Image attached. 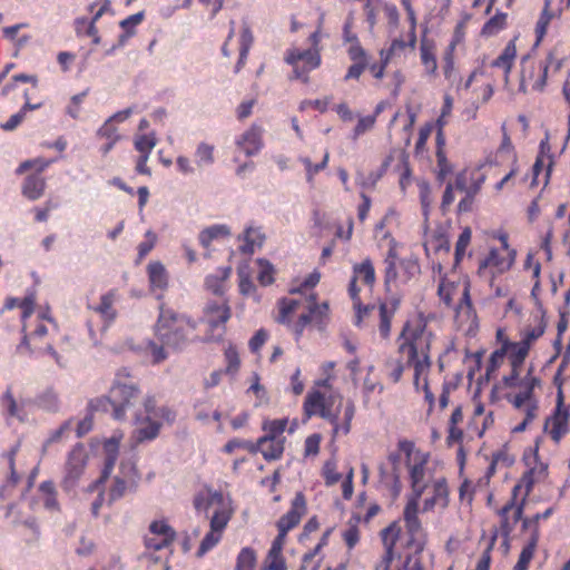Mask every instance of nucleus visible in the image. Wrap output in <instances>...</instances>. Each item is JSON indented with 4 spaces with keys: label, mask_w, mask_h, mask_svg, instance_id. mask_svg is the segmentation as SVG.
Here are the masks:
<instances>
[{
    "label": "nucleus",
    "mask_w": 570,
    "mask_h": 570,
    "mask_svg": "<svg viewBox=\"0 0 570 570\" xmlns=\"http://www.w3.org/2000/svg\"><path fill=\"white\" fill-rule=\"evenodd\" d=\"M399 449L404 453L411 484V494L407 495L403 510L405 529L410 535L407 544L415 552H421L424 549L426 535L419 519L420 500L436 478H433L432 469L429 466V453L416 449L412 441L405 439L399 441Z\"/></svg>",
    "instance_id": "1"
},
{
    "label": "nucleus",
    "mask_w": 570,
    "mask_h": 570,
    "mask_svg": "<svg viewBox=\"0 0 570 570\" xmlns=\"http://www.w3.org/2000/svg\"><path fill=\"white\" fill-rule=\"evenodd\" d=\"M433 334L428 330L423 315L409 320L399 336L397 354L405 357L406 364L413 368V384L419 389L421 376L431 368V343Z\"/></svg>",
    "instance_id": "2"
},
{
    "label": "nucleus",
    "mask_w": 570,
    "mask_h": 570,
    "mask_svg": "<svg viewBox=\"0 0 570 570\" xmlns=\"http://www.w3.org/2000/svg\"><path fill=\"white\" fill-rule=\"evenodd\" d=\"M343 396L340 393H323L320 391L309 392L304 402V412L307 417L318 415L333 425V436L340 432L347 434L351 431V422L355 414V405L352 401L346 402L344 407V422L338 423Z\"/></svg>",
    "instance_id": "3"
},
{
    "label": "nucleus",
    "mask_w": 570,
    "mask_h": 570,
    "mask_svg": "<svg viewBox=\"0 0 570 570\" xmlns=\"http://www.w3.org/2000/svg\"><path fill=\"white\" fill-rule=\"evenodd\" d=\"M548 478V464L538 462L523 475L521 482L514 485L513 499L500 510L501 531L504 537H509L523 515L527 498L532 492L534 484L540 482L551 484Z\"/></svg>",
    "instance_id": "4"
},
{
    "label": "nucleus",
    "mask_w": 570,
    "mask_h": 570,
    "mask_svg": "<svg viewBox=\"0 0 570 570\" xmlns=\"http://www.w3.org/2000/svg\"><path fill=\"white\" fill-rule=\"evenodd\" d=\"M140 393L138 381L127 368H121L115 375L109 396L92 400L90 406L96 411H107L110 406L112 407V416L116 420H124L126 411L134 406Z\"/></svg>",
    "instance_id": "5"
},
{
    "label": "nucleus",
    "mask_w": 570,
    "mask_h": 570,
    "mask_svg": "<svg viewBox=\"0 0 570 570\" xmlns=\"http://www.w3.org/2000/svg\"><path fill=\"white\" fill-rule=\"evenodd\" d=\"M176 412L168 405L158 404L155 395H146L142 406L134 414V438L137 442L151 441L159 435L164 424H173Z\"/></svg>",
    "instance_id": "6"
},
{
    "label": "nucleus",
    "mask_w": 570,
    "mask_h": 570,
    "mask_svg": "<svg viewBox=\"0 0 570 570\" xmlns=\"http://www.w3.org/2000/svg\"><path fill=\"white\" fill-rule=\"evenodd\" d=\"M299 312L298 321L293 330L299 335L304 327L312 321H322L328 313V305L326 302L316 304L315 297L299 298H284L279 302V314L277 321L283 324L289 325L292 317Z\"/></svg>",
    "instance_id": "7"
},
{
    "label": "nucleus",
    "mask_w": 570,
    "mask_h": 570,
    "mask_svg": "<svg viewBox=\"0 0 570 570\" xmlns=\"http://www.w3.org/2000/svg\"><path fill=\"white\" fill-rule=\"evenodd\" d=\"M195 330V322L170 308L160 307L156 324V336L167 347L180 348L187 342L188 334Z\"/></svg>",
    "instance_id": "8"
},
{
    "label": "nucleus",
    "mask_w": 570,
    "mask_h": 570,
    "mask_svg": "<svg viewBox=\"0 0 570 570\" xmlns=\"http://www.w3.org/2000/svg\"><path fill=\"white\" fill-rule=\"evenodd\" d=\"M321 24H318L317 29L308 37L311 43L308 49L302 50L297 47H291L285 51L284 61L293 67L292 79H298L307 83L309 80L308 73L321 66Z\"/></svg>",
    "instance_id": "9"
},
{
    "label": "nucleus",
    "mask_w": 570,
    "mask_h": 570,
    "mask_svg": "<svg viewBox=\"0 0 570 570\" xmlns=\"http://www.w3.org/2000/svg\"><path fill=\"white\" fill-rule=\"evenodd\" d=\"M397 301L391 303H382L379 307L375 305L362 306L361 303L354 305L356 309L355 325L362 327L371 317L377 316L380 320L379 331L383 338H387L391 332V320L397 308Z\"/></svg>",
    "instance_id": "10"
},
{
    "label": "nucleus",
    "mask_w": 570,
    "mask_h": 570,
    "mask_svg": "<svg viewBox=\"0 0 570 570\" xmlns=\"http://www.w3.org/2000/svg\"><path fill=\"white\" fill-rule=\"evenodd\" d=\"M504 249H491L488 256L480 261L478 273L481 277L490 282L493 286V279L497 274H503L509 271L513 264V256L508 252L507 240L503 239Z\"/></svg>",
    "instance_id": "11"
},
{
    "label": "nucleus",
    "mask_w": 570,
    "mask_h": 570,
    "mask_svg": "<svg viewBox=\"0 0 570 570\" xmlns=\"http://www.w3.org/2000/svg\"><path fill=\"white\" fill-rule=\"evenodd\" d=\"M139 475L131 462H121L119 473L114 478L108 492V503L121 499L125 494L134 492L137 488Z\"/></svg>",
    "instance_id": "12"
},
{
    "label": "nucleus",
    "mask_w": 570,
    "mask_h": 570,
    "mask_svg": "<svg viewBox=\"0 0 570 570\" xmlns=\"http://www.w3.org/2000/svg\"><path fill=\"white\" fill-rule=\"evenodd\" d=\"M230 315L232 311L228 301L226 298H217L208 301L204 306L203 321L210 327V330H215L224 327L230 318Z\"/></svg>",
    "instance_id": "13"
},
{
    "label": "nucleus",
    "mask_w": 570,
    "mask_h": 570,
    "mask_svg": "<svg viewBox=\"0 0 570 570\" xmlns=\"http://www.w3.org/2000/svg\"><path fill=\"white\" fill-rule=\"evenodd\" d=\"M87 451L82 444L75 445L68 454L63 483L73 487L83 473L87 463Z\"/></svg>",
    "instance_id": "14"
},
{
    "label": "nucleus",
    "mask_w": 570,
    "mask_h": 570,
    "mask_svg": "<svg viewBox=\"0 0 570 570\" xmlns=\"http://www.w3.org/2000/svg\"><path fill=\"white\" fill-rule=\"evenodd\" d=\"M194 504L197 511H204L205 513H208V511L213 509V514L223 511L226 512L229 517L232 515L229 503L219 491L206 489L199 492L195 498Z\"/></svg>",
    "instance_id": "15"
},
{
    "label": "nucleus",
    "mask_w": 570,
    "mask_h": 570,
    "mask_svg": "<svg viewBox=\"0 0 570 570\" xmlns=\"http://www.w3.org/2000/svg\"><path fill=\"white\" fill-rule=\"evenodd\" d=\"M228 521L229 515L226 512L219 511L213 514L210 519V530L200 542L197 557H203L220 541L223 531Z\"/></svg>",
    "instance_id": "16"
},
{
    "label": "nucleus",
    "mask_w": 570,
    "mask_h": 570,
    "mask_svg": "<svg viewBox=\"0 0 570 570\" xmlns=\"http://www.w3.org/2000/svg\"><path fill=\"white\" fill-rule=\"evenodd\" d=\"M119 299V293L117 289H110L107 293L102 294L99 298L98 304L90 306L91 311L100 316L102 320V331H106L110 324L117 317V309L115 304Z\"/></svg>",
    "instance_id": "17"
},
{
    "label": "nucleus",
    "mask_w": 570,
    "mask_h": 570,
    "mask_svg": "<svg viewBox=\"0 0 570 570\" xmlns=\"http://www.w3.org/2000/svg\"><path fill=\"white\" fill-rule=\"evenodd\" d=\"M263 134L264 129L254 124L236 139V145L247 157L255 156L264 146Z\"/></svg>",
    "instance_id": "18"
},
{
    "label": "nucleus",
    "mask_w": 570,
    "mask_h": 570,
    "mask_svg": "<svg viewBox=\"0 0 570 570\" xmlns=\"http://www.w3.org/2000/svg\"><path fill=\"white\" fill-rule=\"evenodd\" d=\"M305 513L306 501L303 493L298 492L292 501L289 511L277 521L278 531L287 533L301 522Z\"/></svg>",
    "instance_id": "19"
},
{
    "label": "nucleus",
    "mask_w": 570,
    "mask_h": 570,
    "mask_svg": "<svg viewBox=\"0 0 570 570\" xmlns=\"http://www.w3.org/2000/svg\"><path fill=\"white\" fill-rule=\"evenodd\" d=\"M432 494L423 500V512L432 511L435 508L444 510L449 505V488L446 479L441 476L433 480Z\"/></svg>",
    "instance_id": "20"
},
{
    "label": "nucleus",
    "mask_w": 570,
    "mask_h": 570,
    "mask_svg": "<svg viewBox=\"0 0 570 570\" xmlns=\"http://www.w3.org/2000/svg\"><path fill=\"white\" fill-rule=\"evenodd\" d=\"M455 318L460 326H468L469 331L476 326V314L472 306L469 284L462 286L460 303L455 308Z\"/></svg>",
    "instance_id": "21"
},
{
    "label": "nucleus",
    "mask_w": 570,
    "mask_h": 570,
    "mask_svg": "<svg viewBox=\"0 0 570 570\" xmlns=\"http://www.w3.org/2000/svg\"><path fill=\"white\" fill-rule=\"evenodd\" d=\"M38 317L41 320V322H39L36 325V328L33 331H30L29 333L27 332V330L22 331L23 337H22L20 344L16 348L17 354L29 355V356L32 355L35 353V351L37 350V346L32 347L30 342L36 341L37 338H42L48 333V328H47L46 324L43 323V321H47V322L53 324V321L47 315L46 312L39 313Z\"/></svg>",
    "instance_id": "22"
},
{
    "label": "nucleus",
    "mask_w": 570,
    "mask_h": 570,
    "mask_svg": "<svg viewBox=\"0 0 570 570\" xmlns=\"http://www.w3.org/2000/svg\"><path fill=\"white\" fill-rule=\"evenodd\" d=\"M562 67V59L558 58L554 51H550L543 61L539 62L538 75L532 77V89L542 91L547 85L549 71L558 72Z\"/></svg>",
    "instance_id": "23"
},
{
    "label": "nucleus",
    "mask_w": 570,
    "mask_h": 570,
    "mask_svg": "<svg viewBox=\"0 0 570 570\" xmlns=\"http://www.w3.org/2000/svg\"><path fill=\"white\" fill-rule=\"evenodd\" d=\"M122 439V434H114L110 439H108L104 443V453H105V468L102 470L101 476L99 480H97L92 487L91 490H97L99 484L105 481L108 475L110 474L118 456V450H119V443Z\"/></svg>",
    "instance_id": "24"
},
{
    "label": "nucleus",
    "mask_w": 570,
    "mask_h": 570,
    "mask_svg": "<svg viewBox=\"0 0 570 570\" xmlns=\"http://www.w3.org/2000/svg\"><path fill=\"white\" fill-rule=\"evenodd\" d=\"M232 275V267H218L214 273L205 278V288L212 294L224 298V294L228 289V279Z\"/></svg>",
    "instance_id": "25"
},
{
    "label": "nucleus",
    "mask_w": 570,
    "mask_h": 570,
    "mask_svg": "<svg viewBox=\"0 0 570 570\" xmlns=\"http://www.w3.org/2000/svg\"><path fill=\"white\" fill-rule=\"evenodd\" d=\"M285 438L262 436L254 445H257V452H261L265 460H278L284 452Z\"/></svg>",
    "instance_id": "26"
},
{
    "label": "nucleus",
    "mask_w": 570,
    "mask_h": 570,
    "mask_svg": "<svg viewBox=\"0 0 570 570\" xmlns=\"http://www.w3.org/2000/svg\"><path fill=\"white\" fill-rule=\"evenodd\" d=\"M238 240L243 242L239 250L245 255H252L257 248L263 246L265 235L259 227L249 226L243 235L238 236Z\"/></svg>",
    "instance_id": "27"
},
{
    "label": "nucleus",
    "mask_w": 570,
    "mask_h": 570,
    "mask_svg": "<svg viewBox=\"0 0 570 570\" xmlns=\"http://www.w3.org/2000/svg\"><path fill=\"white\" fill-rule=\"evenodd\" d=\"M550 428V435L552 440L558 443L563 435L569 431V413L567 410H562L558 406L554 416L547 422L546 428Z\"/></svg>",
    "instance_id": "28"
},
{
    "label": "nucleus",
    "mask_w": 570,
    "mask_h": 570,
    "mask_svg": "<svg viewBox=\"0 0 570 570\" xmlns=\"http://www.w3.org/2000/svg\"><path fill=\"white\" fill-rule=\"evenodd\" d=\"M148 279L151 291L164 292L168 286V274L160 262H150L147 266Z\"/></svg>",
    "instance_id": "29"
},
{
    "label": "nucleus",
    "mask_w": 570,
    "mask_h": 570,
    "mask_svg": "<svg viewBox=\"0 0 570 570\" xmlns=\"http://www.w3.org/2000/svg\"><path fill=\"white\" fill-rule=\"evenodd\" d=\"M96 135L97 137L106 140V142L99 149L102 156L108 155L120 139L118 128L110 121H105L104 125L97 130Z\"/></svg>",
    "instance_id": "30"
},
{
    "label": "nucleus",
    "mask_w": 570,
    "mask_h": 570,
    "mask_svg": "<svg viewBox=\"0 0 570 570\" xmlns=\"http://www.w3.org/2000/svg\"><path fill=\"white\" fill-rule=\"evenodd\" d=\"M194 163L198 170L210 167L215 163V146L205 141L197 144Z\"/></svg>",
    "instance_id": "31"
},
{
    "label": "nucleus",
    "mask_w": 570,
    "mask_h": 570,
    "mask_svg": "<svg viewBox=\"0 0 570 570\" xmlns=\"http://www.w3.org/2000/svg\"><path fill=\"white\" fill-rule=\"evenodd\" d=\"M230 236V228L225 224L212 225L203 229L198 235L200 245L208 248L212 242Z\"/></svg>",
    "instance_id": "32"
},
{
    "label": "nucleus",
    "mask_w": 570,
    "mask_h": 570,
    "mask_svg": "<svg viewBox=\"0 0 570 570\" xmlns=\"http://www.w3.org/2000/svg\"><path fill=\"white\" fill-rule=\"evenodd\" d=\"M253 42L254 37L249 26L247 23H243L239 36V58L235 66V72H239L245 66Z\"/></svg>",
    "instance_id": "33"
},
{
    "label": "nucleus",
    "mask_w": 570,
    "mask_h": 570,
    "mask_svg": "<svg viewBox=\"0 0 570 570\" xmlns=\"http://www.w3.org/2000/svg\"><path fill=\"white\" fill-rule=\"evenodd\" d=\"M45 179L39 174L29 175L22 185V194L30 200H36L43 195Z\"/></svg>",
    "instance_id": "34"
},
{
    "label": "nucleus",
    "mask_w": 570,
    "mask_h": 570,
    "mask_svg": "<svg viewBox=\"0 0 570 570\" xmlns=\"http://www.w3.org/2000/svg\"><path fill=\"white\" fill-rule=\"evenodd\" d=\"M90 11L92 12L91 21L88 26L87 35L90 37L98 35V29L96 27L97 21L109 14L112 17L111 4L109 0H97L95 3L90 6Z\"/></svg>",
    "instance_id": "35"
},
{
    "label": "nucleus",
    "mask_w": 570,
    "mask_h": 570,
    "mask_svg": "<svg viewBox=\"0 0 570 570\" xmlns=\"http://www.w3.org/2000/svg\"><path fill=\"white\" fill-rule=\"evenodd\" d=\"M550 150H551V147L549 144V139L547 137L546 139L541 140V142H540V153H539L537 160L533 165V173L535 176H538L540 170H542L543 168L547 169V175L550 174L552 165H553L552 155H551Z\"/></svg>",
    "instance_id": "36"
},
{
    "label": "nucleus",
    "mask_w": 570,
    "mask_h": 570,
    "mask_svg": "<svg viewBox=\"0 0 570 570\" xmlns=\"http://www.w3.org/2000/svg\"><path fill=\"white\" fill-rule=\"evenodd\" d=\"M14 307H19L22 311L21 321H22V331L28 330L27 318L33 313L35 299L33 297H26L22 301L18 298H9L4 304V308L12 309Z\"/></svg>",
    "instance_id": "37"
},
{
    "label": "nucleus",
    "mask_w": 570,
    "mask_h": 570,
    "mask_svg": "<svg viewBox=\"0 0 570 570\" xmlns=\"http://www.w3.org/2000/svg\"><path fill=\"white\" fill-rule=\"evenodd\" d=\"M421 60L429 73H434L438 68L436 58L434 55V43L425 38L422 39L421 46Z\"/></svg>",
    "instance_id": "38"
},
{
    "label": "nucleus",
    "mask_w": 570,
    "mask_h": 570,
    "mask_svg": "<svg viewBox=\"0 0 570 570\" xmlns=\"http://www.w3.org/2000/svg\"><path fill=\"white\" fill-rule=\"evenodd\" d=\"M410 48L409 40L404 41L403 39H394L391 45L386 49H382L380 51V59L384 63H390L393 59L400 58L406 50Z\"/></svg>",
    "instance_id": "39"
},
{
    "label": "nucleus",
    "mask_w": 570,
    "mask_h": 570,
    "mask_svg": "<svg viewBox=\"0 0 570 570\" xmlns=\"http://www.w3.org/2000/svg\"><path fill=\"white\" fill-rule=\"evenodd\" d=\"M538 546V533L537 530L530 535V540L527 546L523 547L519 560L514 567V570H528L529 563L532 560L535 549Z\"/></svg>",
    "instance_id": "40"
},
{
    "label": "nucleus",
    "mask_w": 570,
    "mask_h": 570,
    "mask_svg": "<svg viewBox=\"0 0 570 570\" xmlns=\"http://www.w3.org/2000/svg\"><path fill=\"white\" fill-rule=\"evenodd\" d=\"M147 537H159L161 542H174L176 532L165 520L153 521Z\"/></svg>",
    "instance_id": "41"
},
{
    "label": "nucleus",
    "mask_w": 570,
    "mask_h": 570,
    "mask_svg": "<svg viewBox=\"0 0 570 570\" xmlns=\"http://www.w3.org/2000/svg\"><path fill=\"white\" fill-rule=\"evenodd\" d=\"M517 55V49L514 43L511 41L509 42L505 48L503 49L502 53L492 61V67L501 68L504 71L505 78L508 77V73L513 65L514 58Z\"/></svg>",
    "instance_id": "42"
},
{
    "label": "nucleus",
    "mask_w": 570,
    "mask_h": 570,
    "mask_svg": "<svg viewBox=\"0 0 570 570\" xmlns=\"http://www.w3.org/2000/svg\"><path fill=\"white\" fill-rule=\"evenodd\" d=\"M353 277L362 281L364 284L372 286L375 282V271L371 259L366 258L361 264L354 265Z\"/></svg>",
    "instance_id": "43"
},
{
    "label": "nucleus",
    "mask_w": 570,
    "mask_h": 570,
    "mask_svg": "<svg viewBox=\"0 0 570 570\" xmlns=\"http://www.w3.org/2000/svg\"><path fill=\"white\" fill-rule=\"evenodd\" d=\"M529 350L530 346L528 345V342H509L508 353L510 354L511 366L514 367V372L519 370V367L522 365L524 358L529 353Z\"/></svg>",
    "instance_id": "44"
},
{
    "label": "nucleus",
    "mask_w": 570,
    "mask_h": 570,
    "mask_svg": "<svg viewBox=\"0 0 570 570\" xmlns=\"http://www.w3.org/2000/svg\"><path fill=\"white\" fill-rule=\"evenodd\" d=\"M39 492L42 495L43 505L49 511H58L59 503L57 500V491L51 481H45L39 487Z\"/></svg>",
    "instance_id": "45"
},
{
    "label": "nucleus",
    "mask_w": 570,
    "mask_h": 570,
    "mask_svg": "<svg viewBox=\"0 0 570 570\" xmlns=\"http://www.w3.org/2000/svg\"><path fill=\"white\" fill-rule=\"evenodd\" d=\"M385 367L387 370V376L393 383H397L402 379L404 370L410 366L406 364L405 357L399 354L397 357L389 358L385 363Z\"/></svg>",
    "instance_id": "46"
},
{
    "label": "nucleus",
    "mask_w": 570,
    "mask_h": 570,
    "mask_svg": "<svg viewBox=\"0 0 570 570\" xmlns=\"http://www.w3.org/2000/svg\"><path fill=\"white\" fill-rule=\"evenodd\" d=\"M157 145V138L154 132L150 134H136L134 137L135 149L140 155L149 156Z\"/></svg>",
    "instance_id": "47"
},
{
    "label": "nucleus",
    "mask_w": 570,
    "mask_h": 570,
    "mask_svg": "<svg viewBox=\"0 0 570 570\" xmlns=\"http://www.w3.org/2000/svg\"><path fill=\"white\" fill-rule=\"evenodd\" d=\"M401 529L396 522L391 523L389 527L381 531V539L386 551H394L395 543L399 539Z\"/></svg>",
    "instance_id": "48"
},
{
    "label": "nucleus",
    "mask_w": 570,
    "mask_h": 570,
    "mask_svg": "<svg viewBox=\"0 0 570 570\" xmlns=\"http://www.w3.org/2000/svg\"><path fill=\"white\" fill-rule=\"evenodd\" d=\"M540 385V380L531 375V370L528 372V374L520 381V392L519 394L528 400L529 402H537L533 399V390L534 387Z\"/></svg>",
    "instance_id": "49"
},
{
    "label": "nucleus",
    "mask_w": 570,
    "mask_h": 570,
    "mask_svg": "<svg viewBox=\"0 0 570 570\" xmlns=\"http://www.w3.org/2000/svg\"><path fill=\"white\" fill-rule=\"evenodd\" d=\"M420 274V265L415 259H403L400 263V282L407 283Z\"/></svg>",
    "instance_id": "50"
},
{
    "label": "nucleus",
    "mask_w": 570,
    "mask_h": 570,
    "mask_svg": "<svg viewBox=\"0 0 570 570\" xmlns=\"http://www.w3.org/2000/svg\"><path fill=\"white\" fill-rule=\"evenodd\" d=\"M330 159V154L326 151L324 154L323 160L320 164L314 165L312 160L308 157H301L299 161L304 165L306 170V179L308 183H311L314 178V176L326 168Z\"/></svg>",
    "instance_id": "51"
},
{
    "label": "nucleus",
    "mask_w": 570,
    "mask_h": 570,
    "mask_svg": "<svg viewBox=\"0 0 570 570\" xmlns=\"http://www.w3.org/2000/svg\"><path fill=\"white\" fill-rule=\"evenodd\" d=\"M462 288L454 283L442 281L439 285V296L446 305H451L454 296H461Z\"/></svg>",
    "instance_id": "52"
},
{
    "label": "nucleus",
    "mask_w": 570,
    "mask_h": 570,
    "mask_svg": "<svg viewBox=\"0 0 570 570\" xmlns=\"http://www.w3.org/2000/svg\"><path fill=\"white\" fill-rule=\"evenodd\" d=\"M552 513H553V508H549L544 512L537 513L531 518H522L521 517L520 520L522 521V529L531 530V534L534 533V531L537 530L538 539H539L540 538L539 521L550 518L552 515Z\"/></svg>",
    "instance_id": "53"
},
{
    "label": "nucleus",
    "mask_w": 570,
    "mask_h": 570,
    "mask_svg": "<svg viewBox=\"0 0 570 570\" xmlns=\"http://www.w3.org/2000/svg\"><path fill=\"white\" fill-rule=\"evenodd\" d=\"M322 475L327 487L336 484L342 479V474L337 472V463L334 459L327 460L324 463Z\"/></svg>",
    "instance_id": "54"
},
{
    "label": "nucleus",
    "mask_w": 570,
    "mask_h": 570,
    "mask_svg": "<svg viewBox=\"0 0 570 570\" xmlns=\"http://www.w3.org/2000/svg\"><path fill=\"white\" fill-rule=\"evenodd\" d=\"M287 419L268 420L263 423V430L266 432L264 436L267 438H283L287 426Z\"/></svg>",
    "instance_id": "55"
},
{
    "label": "nucleus",
    "mask_w": 570,
    "mask_h": 570,
    "mask_svg": "<svg viewBox=\"0 0 570 570\" xmlns=\"http://www.w3.org/2000/svg\"><path fill=\"white\" fill-rule=\"evenodd\" d=\"M505 24H507V14L505 13H497L483 26L482 33L485 36H494L499 31L504 29Z\"/></svg>",
    "instance_id": "56"
},
{
    "label": "nucleus",
    "mask_w": 570,
    "mask_h": 570,
    "mask_svg": "<svg viewBox=\"0 0 570 570\" xmlns=\"http://www.w3.org/2000/svg\"><path fill=\"white\" fill-rule=\"evenodd\" d=\"M509 352V341H505L502 346L495 350L489 360V364L487 366V374L490 375L492 372L498 370L500 365L503 363L505 355Z\"/></svg>",
    "instance_id": "57"
},
{
    "label": "nucleus",
    "mask_w": 570,
    "mask_h": 570,
    "mask_svg": "<svg viewBox=\"0 0 570 570\" xmlns=\"http://www.w3.org/2000/svg\"><path fill=\"white\" fill-rule=\"evenodd\" d=\"M256 562V556L253 549L244 548L240 550L237 557V563L235 570H254Z\"/></svg>",
    "instance_id": "58"
},
{
    "label": "nucleus",
    "mask_w": 570,
    "mask_h": 570,
    "mask_svg": "<svg viewBox=\"0 0 570 570\" xmlns=\"http://www.w3.org/2000/svg\"><path fill=\"white\" fill-rule=\"evenodd\" d=\"M257 265L259 267L257 279L263 286H267L274 282V267L266 259H257Z\"/></svg>",
    "instance_id": "59"
},
{
    "label": "nucleus",
    "mask_w": 570,
    "mask_h": 570,
    "mask_svg": "<svg viewBox=\"0 0 570 570\" xmlns=\"http://www.w3.org/2000/svg\"><path fill=\"white\" fill-rule=\"evenodd\" d=\"M144 14L141 12L129 16L120 21V27L124 29L125 35L120 36L119 41L124 43L127 38L134 35V28L142 21Z\"/></svg>",
    "instance_id": "60"
},
{
    "label": "nucleus",
    "mask_w": 570,
    "mask_h": 570,
    "mask_svg": "<svg viewBox=\"0 0 570 570\" xmlns=\"http://www.w3.org/2000/svg\"><path fill=\"white\" fill-rule=\"evenodd\" d=\"M553 17V13L549 10V2L546 3V7L537 22L535 33H537V42H540L547 33L548 26Z\"/></svg>",
    "instance_id": "61"
},
{
    "label": "nucleus",
    "mask_w": 570,
    "mask_h": 570,
    "mask_svg": "<svg viewBox=\"0 0 570 570\" xmlns=\"http://www.w3.org/2000/svg\"><path fill=\"white\" fill-rule=\"evenodd\" d=\"M1 405L9 416L20 417L19 406H18L10 389H8L3 393L2 397H1Z\"/></svg>",
    "instance_id": "62"
},
{
    "label": "nucleus",
    "mask_w": 570,
    "mask_h": 570,
    "mask_svg": "<svg viewBox=\"0 0 570 570\" xmlns=\"http://www.w3.org/2000/svg\"><path fill=\"white\" fill-rule=\"evenodd\" d=\"M157 235L153 230H147L145 240L138 245V263L141 262L149 252L155 247Z\"/></svg>",
    "instance_id": "63"
},
{
    "label": "nucleus",
    "mask_w": 570,
    "mask_h": 570,
    "mask_svg": "<svg viewBox=\"0 0 570 570\" xmlns=\"http://www.w3.org/2000/svg\"><path fill=\"white\" fill-rule=\"evenodd\" d=\"M39 405L47 411H57L59 406L58 395L49 390L38 397Z\"/></svg>",
    "instance_id": "64"
}]
</instances>
